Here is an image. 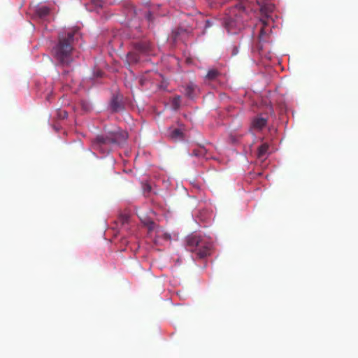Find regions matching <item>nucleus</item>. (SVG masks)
<instances>
[{"label": "nucleus", "mask_w": 358, "mask_h": 358, "mask_svg": "<svg viewBox=\"0 0 358 358\" xmlns=\"http://www.w3.org/2000/svg\"><path fill=\"white\" fill-rule=\"evenodd\" d=\"M92 3L96 7H102L103 1L102 0H91Z\"/></svg>", "instance_id": "nucleus-18"}, {"label": "nucleus", "mask_w": 358, "mask_h": 358, "mask_svg": "<svg viewBox=\"0 0 358 358\" xmlns=\"http://www.w3.org/2000/svg\"><path fill=\"white\" fill-rule=\"evenodd\" d=\"M110 107L114 112L123 110L124 106L122 103V99L119 96H113L110 102Z\"/></svg>", "instance_id": "nucleus-8"}, {"label": "nucleus", "mask_w": 358, "mask_h": 358, "mask_svg": "<svg viewBox=\"0 0 358 358\" xmlns=\"http://www.w3.org/2000/svg\"><path fill=\"white\" fill-rule=\"evenodd\" d=\"M163 237L165 240H170L171 239V236L168 234H163Z\"/></svg>", "instance_id": "nucleus-20"}, {"label": "nucleus", "mask_w": 358, "mask_h": 358, "mask_svg": "<svg viewBox=\"0 0 358 358\" xmlns=\"http://www.w3.org/2000/svg\"><path fill=\"white\" fill-rule=\"evenodd\" d=\"M269 38V29L266 27V24L261 28L259 34L258 36V45L257 46L259 51L263 49L262 43L266 42Z\"/></svg>", "instance_id": "nucleus-7"}, {"label": "nucleus", "mask_w": 358, "mask_h": 358, "mask_svg": "<svg viewBox=\"0 0 358 358\" xmlns=\"http://www.w3.org/2000/svg\"><path fill=\"white\" fill-rule=\"evenodd\" d=\"M171 106L173 109L178 110L180 106V96H177L173 98L171 101Z\"/></svg>", "instance_id": "nucleus-15"}, {"label": "nucleus", "mask_w": 358, "mask_h": 358, "mask_svg": "<svg viewBox=\"0 0 358 358\" xmlns=\"http://www.w3.org/2000/svg\"><path fill=\"white\" fill-rule=\"evenodd\" d=\"M78 34L77 29L58 34L57 43L52 48V53L56 61L62 66H69L73 62L74 39Z\"/></svg>", "instance_id": "nucleus-1"}, {"label": "nucleus", "mask_w": 358, "mask_h": 358, "mask_svg": "<svg viewBox=\"0 0 358 358\" xmlns=\"http://www.w3.org/2000/svg\"><path fill=\"white\" fill-rule=\"evenodd\" d=\"M139 59V55L136 52H129L127 54V60L129 62L136 63Z\"/></svg>", "instance_id": "nucleus-14"}, {"label": "nucleus", "mask_w": 358, "mask_h": 358, "mask_svg": "<svg viewBox=\"0 0 358 358\" xmlns=\"http://www.w3.org/2000/svg\"><path fill=\"white\" fill-rule=\"evenodd\" d=\"M50 9L46 6H38L35 10L36 15L41 19H44L49 15Z\"/></svg>", "instance_id": "nucleus-10"}, {"label": "nucleus", "mask_w": 358, "mask_h": 358, "mask_svg": "<svg viewBox=\"0 0 358 358\" xmlns=\"http://www.w3.org/2000/svg\"><path fill=\"white\" fill-rule=\"evenodd\" d=\"M134 48L139 53L148 54L152 50V44L148 40H142L134 43Z\"/></svg>", "instance_id": "nucleus-5"}, {"label": "nucleus", "mask_w": 358, "mask_h": 358, "mask_svg": "<svg viewBox=\"0 0 358 358\" xmlns=\"http://www.w3.org/2000/svg\"><path fill=\"white\" fill-rule=\"evenodd\" d=\"M269 145L264 143L257 149V157L260 159H265L268 151Z\"/></svg>", "instance_id": "nucleus-11"}, {"label": "nucleus", "mask_w": 358, "mask_h": 358, "mask_svg": "<svg viewBox=\"0 0 358 358\" xmlns=\"http://www.w3.org/2000/svg\"><path fill=\"white\" fill-rule=\"evenodd\" d=\"M169 137L175 141H180L183 138V133L180 129H174L170 132Z\"/></svg>", "instance_id": "nucleus-12"}, {"label": "nucleus", "mask_w": 358, "mask_h": 358, "mask_svg": "<svg viewBox=\"0 0 358 358\" xmlns=\"http://www.w3.org/2000/svg\"><path fill=\"white\" fill-rule=\"evenodd\" d=\"M186 249L196 257L203 259L210 255L212 243L207 238L196 234H192L185 238Z\"/></svg>", "instance_id": "nucleus-4"}, {"label": "nucleus", "mask_w": 358, "mask_h": 358, "mask_svg": "<svg viewBox=\"0 0 358 358\" xmlns=\"http://www.w3.org/2000/svg\"><path fill=\"white\" fill-rule=\"evenodd\" d=\"M158 15H161V16H164L166 15V13L165 12H162V13H157Z\"/></svg>", "instance_id": "nucleus-21"}, {"label": "nucleus", "mask_w": 358, "mask_h": 358, "mask_svg": "<svg viewBox=\"0 0 358 358\" xmlns=\"http://www.w3.org/2000/svg\"><path fill=\"white\" fill-rule=\"evenodd\" d=\"M146 17L147 19L149 20V21H152L153 20V17H152V12H148L147 15H146Z\"/></svg>", "instance_id": "nucleus-19"}, {"label": "nucleus", "mask_w": 358, "mask_h": 358, "mask_svg": "<svg viewBox=\"0 0 358 358\" xmlns=\"http://www.w3.org/2000/svg\"><path fill=\"white\" fill-rule=\"evenodd\" d=\"M206 152V149L204 148H199L198 149H194L192 151V155L196 157H205Z\"/></svg>", "instance_id": "nucleus-16"}, {"label": "nucleus", "mask_w": 358, "mask_h": 358, "mask_svg": "<svg viewBox=\"0 0 358 358\" xmlns=\"http://www.w3.org/2000/svg\"><path fill=\"white\" fill-rule=\"evenodd\" d=\"M58 117L61 119H65L68 117V113L66 110H60L58 112Z\"/></svg>", "instance_id": "nucleus-17"}, {"label": "nucleus", "mask_w": 358, "mask_h": 358, "mask_svg": "<svg viewBox=\"0 0 358 358\" xmlns=\"http://www.w3.org/2000/svg\"><path fill=\"white\" fill-rule=\"evenodd\" d=\"M196 85L192 83H190L185 87L184 93L187 97L189 99H194L196 96Z\"/></svg>", "instance_id": "nucleus-9"}, {"label": "nucleus", "mask_w": 358, "mask_h": 358, "mask_svg": "<svg viewBox=\"0 0 358 358\" xmlns=\"http://www.w3.org/2000/svg\"><path fill=\"white\" fill-rule=\"evenodd\" d=\"M128 134L126 131L117 129L105 134L97 135L91 141L92 148L103 155L110 153L115 145H121L126 142Z\"/></svg>", "instance_id": "nucleus-2"}, {"label": "nucleus", "mask_w": 358, "mask_h": 358, "mask_svg": "<svg viewBox=\"0 0 358 358\" xmlns=\"http://www.w3.org/2000/svg\"><path fill=\"white\" fill-rule=\"evenodd\" d=\"M248 17L243 3H240L229 9L224 18L223 24L229 33L236 34L237 31L244 27L245 22L248 20Z\"/></svg>", "instance_id": "nucleus-3"}, {"label": "nucleus", "mask_w": 358, "mask_h": 358, "mask_svg": "<svg viewBox=\"0 0 358 358\" xmlns=\"http://www.w3.org/2000/svg\"><path fill=\"white\" fill-rule=\"evenodd\" d=\"M220 74V72L217 69H213L208 71L206 78L208 80L212 81L216 80Z\"/></svg>", "instance_id": "nucleus-13"}, {"label": "nucleus", "mask_w": 358, "mask_h": 358, "mask_svg": "<svg viewBox=\"0 0 358 358\" xmlns=\"http://www.w3.org/2000/svg\"><path fill=\"white\" fill-rule=\"evenodd\" d=\"M268 120L266 118L257 116L251 121L250 128L253 130L259 131L262 130L267 124Z\"/></svg>", "instance_id": "nucleus-6"}]
</instances>
